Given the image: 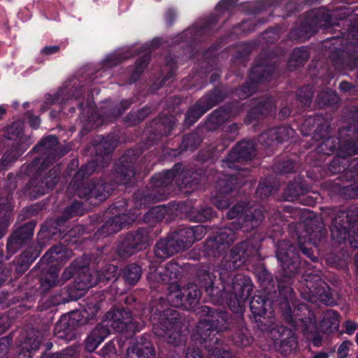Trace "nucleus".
Returning <instances> with one entry per match:
<instances>
[{"instance_id":"obj_14","label":"nucleus","mask_w":358,"mask_h":358,"mask_svg":"<svg viewBox=\"0 0 358 358\" xmlns=\"http://www.w3.org/2000/svg\"><path fill=\"white\" fill-rule=\"evenodd\" d=\"M294 134L292 129L281 127L275 129H271L259 136V142L266 145H271L276 141L278 143L285 141L289 136Z\"/></svg>"},{"instance_id":"obj_4","label":"nucleus","mask_w":358,"mask_h":358,"mask_svg":"<svg viewBox=\"0 0 358 358\" xmlns=\"http://www.w3.org/2000/svg\"><path fill=\"white\" fill-rule=\"evenodd\" d=\"M87 165L83 167L79 170L75 175L72 181L71 182L69 190L74 189L79 197L89 196V198H94L99 201L106 200L109 196V191L106 189V185L102 181H98L97 182H91L89 185L85 186L82 184L80 185L78 180L85 176L86 174H90L92 170L88 171Z\"/></svg>"},{"instance_id":"obj_5","label":"nucleus","mask_w":358,"mask_h":358,"mask_svg":"<svg viewBox=\"0 0 358 358\" xmlns=\"http://www.w3.org/2000/svg\"><path fill=\"white\" fill-rule=\"evenodd\" d=\"M131 313L126 310H112L108 311L103 322L99 324L104 328H108L111 331L122 332L124 329L131 331H139L142 325L134 321Z\"/></svg>"},{"instance_id":"obj_52","label":"nucleus","mask_w":358,"mask_h":358,"mask_svg":"<svg viewBox=\"0 0 358 358\" xmlns=\"http://www.w3.org/2000/svg\"><path fill=\"white\" fill-rule=\"evenodd\" d=\"M10 340L3 337L0 339V352H6L8 350Z\"/></svg>"},{"instance_id":"obj_44","label":"nucleus","mask_w":358,"mask_h":358,"mask_svg":"<svg viewBox=\"0 0 358 358\" xmlns=\"http://www.w3.org/2000/svg\"><path fill=\"white\" fill-rule=\"evenodd\" d=\"M214 215V213L210 208H206L199 210L197 219L199 221L203 222L212 219Z\"/></svg>"},{"instance_id":"obj_20","label":"nucleus","mask_w":358,"mask_h":358,"mask_svg":"<svg viewBox=\"0 0 358 358\" xmlns=\"http://www.w3.org/2000/svg\"><path fill=\"white\" fill-rule=\"evenodd\" d=\"M71 254L63 245H59L51 248L43 257V261L55 266L69 259Z\"/></svg>"},{"instance_id":"obj_47","label":"nucleus","mask_w":358,"mask_h":358,"mask_svg":"<svg viewBox=\"0 0 358 358\" xmlns=\"http://www.w3.org/2000/svg\"><path fill=\"white\" fill-rule=\"evenodd\" d=\"M149 59L150 56L148 55L145 54L143 56L142 60L138 62L136 67L134 73L135 75L138 76L143 71V69L147 66Z\"/></svg>"},{"instance_id":"obj_50","label":"nucleus","mask_w":358,"mask_h":358,"mask_svg":"<svg viewBox=\"0 0 358 358\" xmlns=\"http://www.w3.org/2000/svg\"><path fill=\"white\" fill-rule=\"evenodd\" d=\"M82 207V203L80 202H74L73 205L70 207V215H79L82 214L80 209Z\"/></svg>"},{"instance_id":"obj_12","label":"nucleus","mask_w":358,"mask_h":358,"mask_svg":"<svg viewBox=\"0 0 358 358\" xmlns=\"http://www.w3.org/2000/svg\"><path fill=\"white\" fill-rule=\"evenodd\" d=\"M344 215L345 213H342L341 215L334 219L331 227V236L339 243L348 238L351 246L358 248V224L356 222L349 224L353 231H349L348 227L341 223V218Z\"/></svg>"},{"instance_id":"obj_38","label":"nucleus","mask_w":358,"mask_h":358,"mask_svg":"<svg viewBox=\"0 0 358 358\" xmlns=\"http://www.w3.org/2000/svg\"><path fill=\"white\" fill-rule=\"evenodd\" d=\"M237 178L230 176L227 179H221L218 181V186L220 187L222 193H227L232 189V185H237Z\"/></svg>"},{"instance_id":"obj_21","label":"nucleus","mask_w":358,"mask_h":358,"mask_svg":"<svg viewBox=\"0 0 358 358\" xmlns=\"http://www.w3.org/2000/svg\"><path fill=\"white\" fill-rule=\"evenodd\" d=\"M110 334L108 328L98 324L85 341V347L89 352H93Z\"/></svg>"},{"instance_id":"obj_29","label":"nucleus","mask_w":358,"mask_h":358,"mask_svg":"<svg viewBox=\"0 0 358 358\" xmlns=\"http://www.w3.org/2000/svg\"><path fill=\"white\" fill-rule=\"evenodd\" d=\"M270 301L259 296H255L250 301V309L254 315L264 316L267 312V307L270 306Z\"/></svg>"},{"instance_id":"obj_42","label":"nucleus","mask_w":358,"mask_h":358,"mask_svg":"<svg viewBox=\"0 0 358 358\" xmlns=\"http://www.w3.org/2000/svg\"><path fill=\"white\" fill-rule=\"evenodd\" d=\"M308 57L307 52L301 48L294 50L292 54V59L296 60L298 64L306 60Z\"/></svg>"},{"instance_id":"obj_15","label":"nucleus","mask_w":358,"mask_h":358,"mask_svg":"<svg viewBox=\"0 0 358 358\" xmlns=\"http://www.w3.org/2000/svg\"><path fill=\"white\" fill-rule=\"evenodd\" d=\"M59 169L54 168L49 171V175L38 180L36 178L31 182L34 191L40 195L45 194L52 189L58 182Z\"/></svg>"},{"instance_id":"obj_34","label":"nucleus","mask_w":358,"mask_h":358,"mask_svg":"<svg viewBox=\"0 0 358 358\" xmlns=\"http://www.w3.org/2000/svg\"><path fill=\"white\" fill-rule=\"evenodd\" d=\"M124 223L122 222L120 216H115L108 220L102 227V230L108 234L116 233L119 231L123 227Z\"/></svg>"},{"instance_id":"obj_18","label":"nucleus","mask_w":358,"mask_h":358,"mask_svg":"<svg viewBox=\"0 0 358 358\" xmlns=\"http://www.w3.org/2000/svg\"><path fill=\"white\" fill-rule=\"evenodd\" d=\"M340 317L334 310H327L323 313L322 320L319 326V331L324 334H331L338 329Z\"/></svg>"},{"instance_id":"obj_31","label":"nucleus","mask_w":358,"mask_h":358,"mask_svg":"<svg viewBox=\"0 0 358 358\" xmlns=\"http://www.w3.org/2000/svg\"><path fill=\"white\" fill-rule=\"evenodd\" d=\"M176 177V171L168 170L158 173L152 178L153 185L156 187H166L171 184Z\"/></svg>"},{"instance_id":"obj_17","label":"nucleus","mask_w":358,"mask_h":358,"mask_svg":"<svg viewBox=\"0 0 358 358\" xmlns=\"http://www.w3.org/2000/svg\"><path fill=\"white\" fill-rule=\"evenodd\" d=\"M215 104V102L213 100L211 96L203 97L187 114L185 120L186 123L192 124Z\"/></svg>"},{"instance_id":"obj_6","label":"nucleus","mask_w":358,"mask_h":358,"mask_svg":"<svg viewBox=\"0 0 358 358\" xmlns=\"http://www.w3.org/2000/svg\"><path fill=\"white\" fill-rule=\"evenodd\" d=\"M202 311L207 314V317L201 320L196 327V335L206 341L213 332L224 329L227 320V313L212 310L208 306L202 307Z\"/></svg>"},{"instance_id":"obj_26","label":"nucleus","mask_w":358,"mask_h":358,"mask_svg":"<svg viewBox=\"0 0 358 358\" xmlns=\"http://www.w3.org/2000/svg\"><path fill=\"white\" fill-rule=\"evenodd\" d=\"M185 309L193 308L198 303L201 296V292L197 285L189 284L184 288Z\"/></svg>"},{"instance_id":"obj_48","label":"nucleus","mask_w":358,"mask_h":358,"mask_svg":"<svg viewBox=\"0 0 358 358\" xmlns=\"http://www.w3.org/2000/svg\"><path fill=\"white\" fill-rule=\"evenodd\" d=\"M213 203L220 209L227 208L229 206L228 200L225 196H222L220 199L218 196L213 199Z\"/></svg>"},{"instance_id":"obj_16","label":"nucleus","mask_w":358,"mask_h":358,"mask_svg":"<svg viewBox=\"0 0 358 358\" xmlns=\"http://www.w3.org/2000/svg\"><path fill=\"white\" fill-rule=\"evenodd\" d=\"M57 138L54 136H50L44 138L36 145L34 150L47 155V159L50 163L59 159L62 155L57 153Z\"/></svg>"},{"instance_id":"obj_30","label":"nucleus","mask_w":358,"mask_h":358,"mask_svg":"<svg viewBox=\"0 0 358 358\" xmlns=\"http://www.w3.org/2000/svg\"><path fill=\"white\" fill-rule=\"evenodd\" d=\"M172 246L173 243L170 241L162 240L159 241L155 248V256L159 259H165L173 255L175 249Z\"/></svg>"},{"instance_id":"obj_60","label":"nucleus","mask_w":358,"mask_h":358,"mask_svg":"<svg viewBox=\"0 0 358 358\" xmlns=\"http://www.w3.org/2000/svg\"><path fill=\"white\" fill-rule=\"evenodd\" d=\"M18 129V131L17 133V136H18L21 131V127H20V123H15V124H13L10 128H9V132H10L11 131H13L14 129V128H15Z\"/></svg>"},{"instance_id":"obj_61","label":"nucleus","mask_w":358,"mask_h":358,"mask_svg":"<svg viewBox=\"0 0 358 358\" xmlns=\"http://www.w3.org/2000/svg\"><path fill=\"white\" fill-rule=\"evenodd\" d=\"M259 68H260V67H259V66H258V67H255V68L252 70V71L251 72V73H250V78H251V79H252V80H255V81H257H257H261V79H257V78H256L255 75V73H256V71H259Z\"/></svg>"},{"instance_id":"obj_36","label":"nucleus","mask_w":358,"mask_h":358,"mask_svg":"<svg viewBox=\"0 0 358 358\" xmlns=\"http://www.w3.org/2000/svg\"><path fill=\"white\" fill-rule=\"evenodd\" d=\"M302 192L303 189L299 184H291L285 191V199L289 201H292L296 199Z\"/></svg>"},{"instance_id":"obj_57","label":"nucleus","mask_w":358,"mask_h":358,"mask_svg":"<svg viewBox=\"0 0 358 358\" xmlns=\"http://www.w3.org/2000/svg\"><path fill=\"white\" fill-rule=\"evenodd\" d=\"M29 122H30L31 126L34 128H38L40 124V120H39L38 117H36V116L31 117Z\"/></svg>"},{"instance_id":"obj_58","label":"nucleus","mask_w":358,"mask_h":358,"mask_svg":"<svg viewBox=\"0 0 358 358\" xmlns=\"http://www.w3.org/2000/svg\"><path fill=\"white\" fill-rule=\"evenodd\" d=\"M339 88L342 91H350L352 89V87L348 82H342L340 83Z\"/></svg>"},{"instance_id":"obj_62","label":"nucleus","mask_w":358,"mask_h":358,"mask_svg":"<svg viewBox=\"0 0 358 358\" xmlns=\"http://www.w3.org/2000/svg\"><path fill=\"white\" fill-rule=\"evenodd\" d=\"M312 358H329V355L326 352H319L315 354Z\"/></svg>"},{"instance_id":"obj_40","label":"nucleus","mask_w":358,"mask_h":358,"mask_svg":"<svg viewBox=\"0 0 358 358\" xmlns=\"http://www.w3.org/2000/svg\"><path fill=\"white\" fill-rule=\"evenodd\" d=\"M233 341L238 346H247L250 344V338L243 331H238L233 336Z\"/></svg>"},{"instance_id":"obj_23","label":"nucleus","mask_w":358,"mask_h":358,"mask_svg":"<svg viewBox=\"0 0 358 358\" xmlns=\"http://www.w3.org/2000/svg\"><path fill=\"white\" fill-rule=\"evenodd\" d=\"M127 358H155V351L150 343L133 344L127 348Z\"/></svg>"},{"instance_id":"obj_51","label":"nucleus","mask_w":358,"mask_h":358,"mask_svg":"<svg viewBox=\"0 0 358 358\" xmlns=\"http://www.w3.org/2000/svg\"><path fill=\"white\" fill-rule=\"evenodd\" d=\"M187 358H202L199 349L189 348L187 352Z\"/></svg>"},{"instance_id":"obj_7","label":"nucleus","mask_w":358,"mask_h":358,"mask_svg":"<svg viewBox=\"0 0 358 358\" xmlns=\"http://www.w3.org/2000/svg\"><path fill=\"white\" fill-rule=\"evenodd\" d=\"M172 312V310H166L161 319L162 321L154 324L153 331L157 336L167 338L169 343L178 345L184 341L185 338L178 331L179 323L177 321V315Z\"/></svg>"},{"instance_id":"obj_56","label":"nucleus","mask_w":358,"mask_h":358,"mask_svg":"<svg viewBox=\"0 0 358 358\" xmlns=\"http://www.w3.org/2000/svg\"><path fill=\"white\" fill-rule=\"evenodd\" d=\"M206 292L210 294V295H216L218 294V292H220V290L215 287L213 286V282H212L208 287H206Z\"/></svg>"},{"instance_id":"obj_39","label":"nucleus","mask_w":358,"mask_h":358,"mask_svg":"<svg viewBox=\"0 0 358 358\" xmlns=\"http://www.w3.org/2000/svg\"><path fill=\"white\" fill-rule=\"evenodd\" d=\"M116 267L114 265L110 264L106 266L102 271L101 274H99V281L101 280H110L115 276Z\"/></svg>"},{"instance_id":"obj_13","label":"nucleus","mask_w":358,"mask_h":358,"mask_svg":"<svg viewBox=\"0 0 358 358\" xmlns=\"http://www.w3.org/2000/svg\"><path fill=\"white\" fill-rule=\"evenodd\" d=\"M99 282V273L94 270L83 268L75 280V287L79 291H85L96 285Z\"/></svg>"},{"instance_id":"obj_49","label":"nucleus","mask_w":358,"mask_h":358,"mask_svg":"<svg viewBox=\"0 0 358 358\" xmlns=\"http://www.w3.org/2000/svg\"><path fill=\"white\" fill-rule=\"evenodd\" d=\"M194 232V242L201 240L206 234V228L202 225H199L193 227Z\"/></svg>"},{"instance_id":"obj_41","label":"nucleus","mask_w":358,"mask_h":358,"mask_svg":"<svg viewBox=\"0 0 358 358\" xmlns=\"http://www.w3.org/2000/svg\"><path fill=\"white\" fill-rule=\"evenodd\" d=\"M129 56L125 55L123 52H117L113 55L109 56L107 58L108 64L110 66L117 65V64L122 62L124 59L127 58Z\"/></svg>"},{"instance_id":"obj_64","label":"nucleus","mask_w":358,"mask_h":358,"mask_svg":"<svg viewBox=\"0 0 358 358\" xmlns=\"http://www.w3.org/2000/svg\"><path fill=\"white\" fill-rule=\"evenodd\" d=\"M313 343L315 346H320L321 345V338L318 337V336H315L313 338Z\"/></svg>"},{"instance_id":"obj_22","label":"nucleus","mask_w":358,"mask_h":358,"mask_svg":"<svg viewBox=\"0 0 358 358\" xmlns=\"http://www.w3.org/2000/svg\"><path fill=\"white\" fill-rule=\"evenodd\" d=\"M178 264L169 262L165 266H160L156 269L154 278L164 283H171L172 280L178 278Z\"/></svg>"},{"instance_id":"obj_53","label":"nucleus","mask_w":358,"mask_h":358,"mask_svg":"<svg viewBox=\"0 0 358 358\" xmlns=\"http://www.w3.org/2000/svg\"><path fill=\"white\" fill-rule=\"evenodd\" d=\"M346 333L352 334L357 328L358 324L352 321H348L345 324Z\"/></svg>"},{"instance_id":"obj_59","label":"nucleus","mask_w":358,"mask_h":358,"mask_svg":"<svg viewBox=\"0 0 358 358\" xmlns=\"http://www.w3.org/2000/svg\"><path fill=\"white\" fill-rule=\"evenodd\" d=\"M210 119H211V120H214V119H215V120H213V121H214V122H215V123H216V124L220 123V119L219 112H218V111H216V112L213 113L211 115V116H210Z\"/></svg>"},{"instance_id":"obj_27","label":"nucleus","mask_w":358,"mask_h":358,"mask_svg":"<svg viewBox=\"0 0 358 358\" xmlns=\"http://www.w3.org/2000/svg\"><path fill=\"white\" fill-rule=\"evenodd\" d=\"M184 299V288L181 289L177 284L172 283L170 286V292L167 295V300L169 303L175 307L185 308Z\"/></svg>"},{"instance_id":"obj_54","label":"nucleus","mask_w":358,"mask_h":358,"mask_svg":"<svg viewBox=\"0 0 358 358\" xmlns=\"http://www.w3.org/2000/svg\"><path fill=\"white\" fill-rule=\"evenodd\" d=\"M76 270V267L74 265L70 266L69 268H66L63 273V278L65 280H67L71 278L73 274L74 271Z\"/></svg>"},{"instance_id":"obj_3","label":"nucleus","mask_w":358,"mask_h":358,"mask_svg":"<svg viewBox=\"0 0 358 358\" xmlns=\"http://www.w3.org/2000/svg\"><path fill=\"white\" fill-rule=\"evenodd\" d=\"M296 233L302 252L313 262H315L317 258L313 255L312 248L305 245H313L315 248L317 246L326 234L322 224H319L317 220H308L297 225Z\"/></svg>"},{"instance_id":"obj_33","label":"nucleus","mask_w":358,"mask_h":358,"mask_svg":"<svg viewBox=\"0 0 358 358\" xmlns=\"http://www.w3.org/2000/svg\"><path fill=\"white\" fill-rule=\"evenodd\" d=\"M34 224L28 223L17 230L14 234L16 243L31 238L34 234Z\"/></svg>"},{"instance_id":"obj_19","label":"nucleus","mask_w":358,"mask_h":358,"mask_svg":"<svg viewBox=\"0 0 358 358\" xmlns=\"http://www.w3.org/2000/svg\"><path fill=\"white\" fill-rule=\"evenodd\" d=\"M255 155L254 143L249 141L240 142L229 154V160H248Z\"/></svg>"},{"instance_id":"obj_8","label":"nucleus","mask_w":358,"mask_h":358,"mask_svg":"<svg viewBox=\"0 0 358 358\" xmlns=\"http://www.w3.org/2000/svg\"><path fill=\"white\" fill-rule=\"evenodd\" d=\"M229 219H237L238 222H242L241 228L253 229L257 227L264 218V214L261 209H253L252 208H246L243 203H238L234 206L227 213Z\"/></svg>"},{"instance_id":"obj_63","label":"nucleus","mask_w":358,"mask_h":358,"mask_svg":"<svg viewBox=\"0 0 358 358\" xmlns=\"http://www.w3.org/2000/svg\"><path fill=\"white\" fill-rule=\"evenodd\" d=\"M318 13H319V11L318 10H316V11H313L312 12V15L313 17H315L316 19L314 20V22H315L316 24H318V23H320L321 22V19L320 18L319 15H318Z\"/></svg>"},{"instance_id":"obj_32","label":"nucleus","mask_w":358,"mask_h":358,"mask_svg":"<svg viewBox=\"0 0 358 358\" xmlns=\"http://www.w3.org/2000/svg\"><path fill=\"white\" fill-rule=\"evenodd\" d=\"M124 275L129 284L135 285L141 278V268L136 264L129 265L125 268Z\"/></svg>"},{"instance_id":"obj_45","label":"nucleus","mask_w":358,"mask_h":358,"mask_svg":"<svg viewBox=\"0 0 358 358\" xmlns=\"http://www.w3.org/2000/svg\"><path fill=\"white\" fill-rule=\"evenodd\" d=\"M166 212V210L164 206H159L151 209L149 211V215L153 216L156 220H159L164 217Z\"/></svg>"},{"instance_id":"obj_35","label":"nucleus","mask_w":358,"mask_h":358,"mask_svg":"<svg viewBox=\"0 0 358 358\" xmlns=\"http://www.w3.org/2000/svg\"><path fill=\"white\" fill-rule=\"evenodd\" d=\"M58 283L57 272L55 270L48 272L41 279V285L45 289L54 287Z\"/></svg>"},{"instance_id":"obj_24","label":"nucleus","mask_w":358,"mask_h":358,"mask_svg":"<svg viewBox=\"0 0 358 358\" xmlns=\"http://www.w3.org/2000/svg\"><path fill=\"white\" fill-rule=\"evenodd\" d=\"M98 310L99 308L96 304H87L83 310L73 312L71 319L76 321L78 325H84L96 315Z\"/></svg>"},{"instance_id":"obj_46","label":"nucleus","mask_w":358,"mask_h":358,"mask_svg":"<svg viewBox=\"0 0 358 358\" xmlns=\"http://www.w3.org/2000/svg\"><path fill=\"white\" fill-rule=\"evenodd\" d=\"M351 343L349 341H343L338 349V358H346L348 355L350 346Z\"/></svg>"},{"instance_id":"obj_9","label":"nucleus","mask_w":358,"mask_h":358,"mask_svg":"<svg viewBox=\"0 0 358 358\" xmlns=\"http://www.w3.org/2000/svg\"><path fill=\"white\" fill-rule=\"evenodd\" d=\"M276 257L281 264L285 275L291 278L297 272L299 255L295 248L287 241L278 243Z\"/></svg>"},{"instance_id":"obj_2","label":"nucleus","mask_w":358,"mask_h":358,"mask_svg":"<svg viewBox=\"0 0 358 358\" xmlns=\"http://www.w3.org/2000/svg\"><path fill=\"white\" fill-rule=\"evenodd\" d=\"M305 283L301 288L302 295L312 302L317 301L327 305L334 306L336 303V294L332 292L320 276L308 273L305 275Z\"/></svg>"},{"instance_id":"obj_55","label":"nucleus","mask_w":358,"mask_h":358,"mask_svg":"<svg viewBox=\"0 0 358 358\" xmlns=\"http://www.w3.org/2000/svg\"><path fill=\"white\" fill-rule=\"evenodd\" d=\"M59 49V48L57 45L47 46L41 50V52L44 55H51L57 52Z\"/></svg>"},{"instance_id":"obj_1","label":"nucleus","mask_w":358,"mask_h":358,"mask_svg":"<svg viewBox=\"0 0 358 358\" xmlns=\"http://www.w3.org/2000/svg\"><path fill=\"white\" fill-rule=\"evenodd\" d=\"M256 247L251 245L249 241L241 244L230 250L226 254L222 262V268L220 272V279L223 283L220 297L228 299L229 308L234 313L242 312L245 303L250 296L253 285L250 278L238 274L236 275L231 285L225 284V271L227 273L238 268L247 257L257 253Z\"/></svg>"},{"instance_id":"obj_10","label":"nucleus","mask_w":358,"mask_h":358,"mask_svg":"<svg viewBox=\"0 0 358 358\" xmlns=\"http://www.w3.org/2000/svg\"><path fill=\"white\" fill-rule=\"evenodd\" d=\"M236 238L234 229L224 227L220 230L217 235L208 239L205 244V250L208 255L218 256L226 251L229 245Z\"/></svg>"},{"instance_id":"obj_25","label":"nucleus","mask_w":358,"mask_h":358,"mask_svg":"<svg viewBox=\"0 0 358 358\" xmlns=\"http://www.w3.org/2000/svg\"><path fill=\"white\" fill-rule=\"evenodd\" d=\"M12 208L9 198L0 199V238L3 236L8 224Z\"/></svg>"},{"instance_id":"obj_43","label":"nucleus","mask_w":358,"mask_h":358,"mask_svg":"<svg viewBox=\"0 0 358 358\" xmlns=\"http://www.w3.org/2000/svg\"><path fill=\"white\" fill-rule=\"evenodd\" d=\"M208 358H231V356L229 352L220 348H215L211 350Z\"/></svg>"},{"instance_id":"obj_11","label":"nucleus","mask_w":358,"mask_h":358,"mask_svg":"<svg viewBox=\"0 0 358 358\" xmlns=\"http://www.w3.org/2000/svg\"><path fill=\"white\" fill-rule=\"evenodd\" d=\"M148 237L144 231H138L135 234H128L118 247V253L125 257L145 248Z\"/></svg>"},{"instance_id":"obj_28","label":"nucleus","mask_w":358,"mask_h":358,"mask_svg":"<svg viewBox=\"0 0 358 358\" xmlns=\"http://www.w3.org/2000/svg\"><path fill=\"white\" fill-rule=\"evenodd\" d=\"M194 232L193 227L183 228L179 230V239L177 240L178 250H186L194 243Z\"/></svg>"},{"instance_id":"obj_37","label":"nucleus","mask_w":358,"mask_h":358,"mask_svg":"<svg viewBox=\"0 0 358 358\" xmlns=\"http://www.w3.org/2000/svg\"><path fill=\"white\" fill-rule=\"evenodd\" d=\"M320 103L323 105L334 104L338 102V96L333 91L328 90L319 95Z\"/></svg>"}]
</instances>
